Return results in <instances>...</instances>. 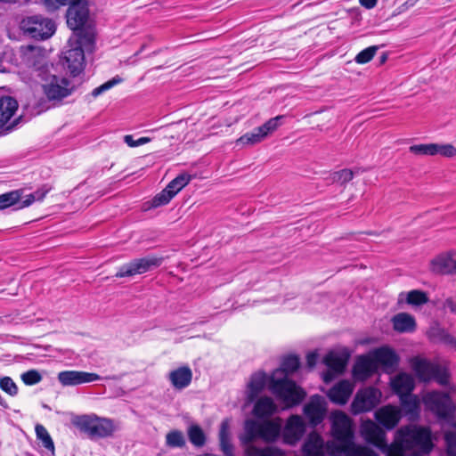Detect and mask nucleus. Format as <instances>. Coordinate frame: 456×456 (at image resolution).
<instances>
[{"label":"nucleus","mask_w":456,"mask_h":456,"mask_svg":"<svg viewBox=\"0 0 456 456\" xmlns=\"http://www.w3.org/2000/svg\"><path fill=\"white\" fill-rule=\"evenodd\" d=\"M411 153L418 156H433V143H421L410 146Z\"/></svg>","instance_id":"de8ad7c7"},{"label":"nucleus","mask_w":456,"mask_h":456,"mask_svg":"<svg viewBox=\"0 0 456 456\" xmlns=\"http://www.w3.org/2000/svg\"><path fill=\"white\" fill-rule=\"evenodd\" d=\"M163 258L154 256H147L142 258L133 259L131 262L119 267L115 274L117 278L131 277L136 274H142L162 264Z\"/></svg>","instance_id":"1a4fd4ad"},{"label":"nucleus","mask_w":456,"mask_h":456,"mask_svg":"<svg viewBox=\"0 0 456 456\" xmlns=\"http://www.w3.org/2000/svg\"><path fill=\"white\" fill-rule=\"evenodd\" d=\"M20 57L28 70L22 73V82L37 86H68L71 82L66 77H59L57 68L45 63L46 52L38 45H22Z\"/></svg>","instance_id":"f257e3e1"},{"label":"nucleus","mask_w":456,"mask_h":456,"mask_svg":"<svg viewBox=\"0 0 456 456\" xmlns=\"http://www.w3.org/2000/svg\"><path fill=\"white\" fill-rule=\"evenodd\" d=\"M125 82V79L121 76H115L110 80L103 83L102 86H116L118 84Z\"/></svg>","instance_id":"680f3d73"},{"label":"nucleus","mask_w":456,"mask_h":456,"mask_svg":"<svg viewBox=\"0 0 456 456\" xmlns=\"http://www.w3.org/2000/svg\"><path fill=\"white\" fill-rule=\"evenodd\" d=\"M354 177V172L351 169H342L338 172H334L330 175L332 183L345 184L351 181Z\"/></svg>","instance_id":"a18cd8bd"},{"label":"nucleus","mask_w":456,"mask_h":456,"mask_svg":"<svg viewBox=\"0 0 456 456\" xmlns=\"http://www.w3.org/2000/svg\"><path fill=\"white\" fill-rule=\"evenodd\" d=\"M284 118V115L276 116L273 118L268 119L265 123L259 126L262 132L265 134V138L268 137L269 134H273L279 128V126H281V121Z\"/></svg>","instance_id":"a19ab883"},{"label":"nucleus","mask_w":456,"mask_h":456,"mask_svg":"<svg viewBox=\"0 0 456 456\" xmlns=\"http://www.w3.org/2000/svg\"><path fill=\"white\" fill-rule=\"evenodd\" d=\"M0 389L12 397L16 396L19 393L18 386L8 376L0 377Z\"/></svg>","instance_id":"79ce46f5"},{"label":"nucleus","mask_w":456,"mask_h":456,"mask_svg":"<svg viewBox=\"0 0 456 456\" xmlns=\"http://www.w3.org/2000/svg\"><path fill=\"white\" fill-rule=\"evenodd\" d=\"M353 390L354 385L350 381L341 380L330 389L328 397L331 402L342 405L347 402Z\"/></svg>","instance_id":"393cba45"},{"label":"nucleus","mask_w":456,"mask_h":456,"mask_svg":"<svg viewBox=\"0 0 456 456\" xmlns=\"http://www.w3.org/2000/svg\"><path fill=\"white\" fill-rule=\"evenodd\" d=\"M277 411V405L271 397L259 398L253 409V414L257 418H268Z\"/></svg>","instance_id":"7c9ffc66"},{"label":"nucleus","mask_w":456,"mask_h":456,"mask_svg":"<svg viewBox=\"0 0 456 456\" xmlns=\"http://www.w3.org/2000/svg\"><path fill=\"white\" fill-rule=\"evenodd\" d=\"M51 188L47 185H44L33 193H31L33 196H35V200L37 201H41L44 200V198L46 196V194L50 191Z\"/></svg>","instance_id":"4d7b16f0"},{"label":"nucleus","mask_w":456,"mask_h":456,"mask_svg":"<svg viewBox=\"0 0 456 456\" xmlns=\"http://www.w3.org/2000/svg\"><path fill=\"white\" fill-rule=\"evenodd\" d=\"M45 109V108H44V107H40V106H38V107H33V110H31V113H30V114H31V115H33V116H34V115H38V114H40V113H41Z\"/></svg>","instance_id":"338daca9"},{"label":"nucleus","mask_w":456,"mask_h":456,"mask_svg":"<svg viewBox=\"0 0 456 456\" xmlns=\"http://www.w3.org/2000/svg\"><path fill=\"white\" fill-rule=\"evenodd\" d=\"M166 444L172 448H181L185 445L184 436L182 431L172 430L166 436Z\"/></svg>","instance_id":"58836bf2"},{"label":"nucleus","mask_w":456,"mask_h":456,"mask_svg":"<svg viewBox=\"0 0 456 456\" xmlns=\"http://www.w3.org/2000/svg\"><path fill=\"white\" fill-rule=\"evenodd\" d=\"M359 2L366 9H372L376 6L378 0H359Z\"/></svg>","instance_id":"e2e57ef3"},{"label":"nucleus","mask_w":456,"mask_h":456,"mask_svg":"<svg viewBox=\"0 0 456 456\" xmlns=\"http://www.w3.org/2000/svg\"><path fill=\"white\" fill-rule=\"evenodd\" d=\"M428 300L425 292L420 290H411L407 295V303L413 305H420Z\"/></svg>","instance_id":"49530a36"},{"label":"nucleus","mask_w":456,"mask_h":456,"mask_svg":"<svg viewBox=\"0 0 456 456\" xmlns=\"http://www.w3.org/2000/svg\"><path fill=\"white\" fill-rule=\"evenodd\" d=\"M452 158L456 156V148L451 143H433V156Z\"/></svg>","instance_id":"ea45409f"},{"label":"nucleus","mask_w":456,"mask_h":456,"mask_svg":"<svg viewBox=\"0 0 456 456\" xmlns=\"http://www.w3.org/2000/svg\"><path fill=\"white\" fill-rule=\"evenodd\" d=\"M434 447L428 427L408 424L398 428L387 456H421Z\"/></svg>","instance_id":"f03ea898"},{"label":"nucleus","mask_w":456,"mask_h":456,"mask_svg":"<svg viewBox=\"0 0 456 456\" xmlns=\"http://www.w3.org/2000/svg\"><path fill=\"white\" fill-rule=\"evenodd\" d=\"M24 34L36 39H47L55 32L54 22L42 15H32L24 18L20 22Z\"/></svg>","instance_id":"0eeeda50"},{"label":"nucleus","mask_w":456,"mask_h":456,"mask_svg":"<svg viewBox=\"0 0 456 456\" xmlns=\"http://www.w3.org/2000/svg\"><path fill=\"white\" fill-rule=\"evenodd\" d=\"M45 94L49 101H61L72 93L73 87H44Z\"/></svg>","instance_id":"f704fd0d"},{"label":"nucleus","mask_w":456,"mask_h":456,"mask_svg":"<svg viewBox=\"0 0 456 456\" xmlns=\"http://www.w3.org/2000/svg\"><path fill=\"white\" fill-rule=\"evenodd\" d=\"M218 436L220 450L224 456L234 455V447L230 438V421L228 419L221 422Z\"/></svg>","instance_id":"c85d7f7f"},{"label":"nucleus","mask_w":456,"mask_h":456,"mask_svg":"<svg viewBox=\"0 0 456 456\" xmlns=\"http://www.w3.org/2000/svg\"><path fill=\"white\" fill-rule=\"evenodd\" d=\"M377 370V364H375L371 354L361 355L354 363L353 376L355 380L363 381L372 376Z\"/></svg>","instance_id":"412c9836"},{"label":"nucleus","mask_w":456,"mask_h":456,"mask_svg":"<svg viewBox=\"0 0 456 456\" xmlns=\"http://www.w3.org/2000/svg\"><path fill=\"white\" fill-rule=\"evenodd\" d=\"M267 377L265 372L259 371L251 376L248 385L247 399L248 403H252L264 389Z\"/></svg>","instance_id":"cd10ccee"},{"label":"nucleus","mask_w":456,"mask_h":456,"mask_svg":"<svg viewBox=\"0 0 456 456\" xmlns=\"http://www.w3.org/2000/svg\"><path fill=\"white\" fill-rule=\"evenodd\" d=\"M341 456H379L374 450L365 445L352 444L346 445L342 448Z\"/></svg>","instance_id":"473e14b6"},{"label":"nucleus","mask_w":456,"mask_h":456,"mask_svg":"<svg viewBox=\"0 0 456 456\" xmlns=\"http://www.w3.org/2000/svg\"><path fill=\"white\" fill-rule=\"evenodd\" d=\"M381 393L374 387L359 390L351 404V411L357 415L371 411L379 403Z\"/></svg>","instance_id":"f8f14e48"},{"label":"nucleus","mask_w":456,"mask_h":456,"mask_svg":"<svg viewBox=\"0 0 456 456\" xmlns=\"http://www.w3.org/2000/svg\"><path fill=\"white\" fill-rule=\"evenodd\" d=\"M265 139V134L258 126L256 127L252 132L246 133L245 134L241 135L239 139H237L236 144L243 146H253L263 142Z\"/></svg>","instance_id":"72a5a7b5"},{"label":"nucleus","mask_w":456,"mask_h":456,"mask_svg":"<svg viewBox=\"0 0 456 456\" xmlns=\"http://www.w3.org/2000/svg\"><path fill=\"white\" fill-rule=\"evenodd\" d=\"M415 383L411 374L402 372L395 376L391 380L392 390L399 396V398L411 395Z\"/></svg>","instance_id":"5701e85b"},{"label":"nucleus","mask_w":456,"mask_h":456,"mask_svg":"<svg viewBox=\"0 0 456 456\" xmlns=\"http://www.w3.org/2000/svg\"><path fill=\"white\" fill-rule=\"evenodd\" d=\"M362 434L368 443L374 444L385 452L387 456L388 455L390 445L387 443L385 431L379 425L372 420L363 422L362 425Z\"/></svg>","instance_id":"2eb2a0df"},{"label":"nucleus","mask_w":456,"mask_h":456,"mask_svg":"<svg viewBox=\"0 0 456 456\" xmlns=\"http://www.w3.org/2000/svg\"><path fill=\"white\" fill-rule=\"evenodd\" d=\"M281 427L282 419L280 417L265 420L247 419L240 441L242 445L251 444L257 438L266 443L275 442L281 434Z\"/></svg>","instance_id":"20e7f679"},{"label":"nucleus","mask_w":456,"mask_h":456,"mask_svg":"<svg viewBox=\"0 0 456 456\" xmlns=\"http://www.w3.org/2000/svg\"><path fill=\"white\" fill-rule=\"evenodd\" d=\"M318 354L314 352L309 353L306 355V362L309 368L315 366L317 362Z\"/></svg>","instance_id":"bf43d9fd"},{"label":"nucleus","mask_w":456,"mask_h":456,"mask_svg":"<svg viewBox=\"0 0 456 456\" xmlns=\"http://www.w3.org/2000/svg\"><path fill=\"white\" fill-rule=\"evenodd\" d=\"M349 359V354L346 351H331L324 357V363L328 370L323 374L325 383L330 382L335 376L343 373Z\"/></svg>","instance_id":"ddd939ff"},{"label":"nucleus","mask_w":456,"mask_h":456,"mask_svg":"<svg viewBox=\"0 0 456 456\" xmlns=\"http://www.w3.org/2000/svg\"><path fill=\"white\" fill-rule=\"evenodd\" d=\"M410 365L419 381L429 382L434 379L440 385L448 383L446 371L426 358L420 356L412 357L410 360Z\"/></svg>","instance_id":"423d86ee"},{"label":"nucleus","mask_w":456,"mask_h":456,"mask_svg":"<svg viewBox=\"0 0 456 456\" xmlns=\"http://www.w3.org/2000/svg\"><path fill=\"white\" fill-rule=\"evenodd\" d=\"M375 419L387 430L395 428L402 419V411L398 406L387 404L375 411Z\"/></svg>","instance_id":"aec40b11"},{"label":"nucleus","mask_w":456,"mask_h":456,"mask_svg":"<svg viewBox=\"0 0 456 456\" xmlns=\"http://www.w3.org/2000/svg\"><path fill=\"white\" fill-rule=\"evenodd\" d=\"M394 330L400 333L412 332L416 328V322L412 315L407 313H399L392 318Z\"/></svg>","instance_id":"c756f323"},{"label":"nucleus","mask_w":456,"mask_h":456,"mask_svg":"<svg viewBox=\"0 0 456 456\" xmlns=\"http://www.w3.org/2000/svg\"><path fill=\"white\" fill-rule=\"evenodd\" d=\"M110 87H95V89L92 92V95L94 97H97L100 94H102L106 89H109Z\"/></svg>","instance_id":"69168bd1"},{"label":"nucleus","mask_w":456,"mask_h":456,"mask_svg":"<svg viewBox=\"0 0 456 456\" xmlns=\"http://www.w3.org/2000/svg\"><path fill=\"white\" fill-rule=\"evenodd\" d=\"M167 378L175 389L183 390L191 384L192 371L188 366H182L171 370Z\"/></svg>","instance_id":"a878e982"},{"label":"nucleus","mask_w":456,"mask_h":456,"mask_svg":"<svg viewBox=\"0 0 456 456\" xmlns=\"http://www.w3.org/2000/svg\"><path fill=\"white\" fill-rule=\"evenodd\" d=\"M124 142L130 147H136V141L130 134L125 135Z\"/></svg>","instance_id":"0e129e2a"},{"label":"nucleus","mask_w":456,"mask_h":456,"mask_svg":"<svg viewBox=\"0 0 456 456\" xmlns=\"http://www.w3.org/2000/svg\"><path fill=\"white\" fill-rule=\"evenodd\" d=\"M377 369L382 366L386 370H393L398 364V357L396 354L390 348L380 347L374 350L371 354Z\"/></svg>","instance_id":"b1692460"},{"label":"nucleus","mask_w":456,"mask_h":456,"mask_svg":"<svg viewBox=\"0 0 456 456\" xmlns=\"http://www.w3.org/2000/svg\"><path fill=\"white\" fill-rule=\"evenodd\" d=\"M18 102L11 97L4 96L0 98V134H7L11 133L21 121L22 116L16 118L8 124L12 117L18 110Z\"/></svg>","instance_id":"9d476101"},{"label":"nucleus","mask_w":456,"mask_h":456,"mask_svg":"<svg viewBox=\"0 0 456 456\" xmlns=\"http://www.w3.org/2000/svg\"><path fill=\"white\" fill-rule=\"evenodd\" d=\"M422 402L426 410L440 419H445L454 411L450 395L446 393L431 391L423 395Z\"/></svg>","instance_id":"6e6552de"},{"label":"nucleus","mask_w":456,"mask_h":456,"mask_svg":"<svg viewBox=\"0 0 456 456\" xmlns=\"http://www.w3.org/2000/svg\"><path fill=\"white\" fill-rule=\"evenodd\" d=\"M36 434H37V437L42 441V444L45 448H46L47 450H52V451L54 449L53 442L48 431L46 430V428L44 426L39 425V424L37 425L36 426Z\"/></svg>","instance_id":"37998d69"},{"label":"nucleus","mask_w":456,"mask_h":456,"mask_svg":"<svg viewBox=\"0 0 456 456\" xmlns=\"http://www.w3.org/2000/svg\"><path fill=\"white\" fill-rule=\"evenodd\" d=\"M378 51V46H370L362 51H361L356 56H355V61L359 64H364L369 62L376 54Z\"/></svg>","instance_id":"09e8293b"},{"label":"nucleus","mask_w":456,"mask_h":456,"mask_svg":"<svg viewBox=\"0 0 456 456\" xmlns=\"http://www.w3.org/2000/svg\"><path fill=\"white\" fill-rule=\"evenodd\" d=\"M188 436L190 442L195 446L201 447L205 444V434L198 425H192L189 428Z\"/></svg>","instance_id":"e433bc0d"},{"label":"nucleus","mask_w":456,"mask_h":456,"mask_svg":"<svg viewBox=\"0 0 456 456\" xmlns=\"http://www.w3.org/2000/svg\"><path fill=\"white\" fill-rule=\"evenodd\" d=\"M113 431L114 427L110 419L95 418L91 437H107Z\"/></svg>","instance_id":"2f4dec72"},{"label":"nucleus","mask_w":456,"mask_h":456,"mask_svg":"<svg viewBox=\"0 0 456 456\" xmlns=\"http://www.w3.org/2000/svg\"><path fill=\"white\" fill-rule=\"evenodd\" d=\"M94 420H95V418H92L89 416H82L77 419V421L76 422V425L77 426V428L80 430L88 434V436L91 437Z\"/></svg>","instance_id":"8fccbe9b"},{"label":"nucleus","mask_w":456,"mask_h":456,"mask_svg":"<svg viewBox=\"0 0 456 456\" xmlns=\"http://www.w3.org/2000/svg\"><path fill=\"white\" fill-rule=\"evenodd\" d=\"M64 0H41V4L48 12H54L63 6Z\"/></svg>","instance_id":"864d4df0"},{"label":"nucleus","mask_w":456,"mask_h":456,"mask_svg":"<svg viewBox=\"0 0 456 456\" xmlns=\"http://www.w3.org/2000/svg\"><path fill=\"white\" fill-rule=\"evenodd\" d=\"M21 379L27 386H32L42 380L41 374L36 370H30L21 374Z\"/></svg>","instance_id":"603ef678"},{"label":"nucleus","mask_w":456,"mask_h":456,"mask_svg":"<svg viewBox=\"0 0 456 456\" xmlns=\"http://www.w3.org/2000/svg\"><path fill=\"white\" fill-rule=\"evenodd\" d=\"M298 367L299 358L296 355H289L269 378V390L287 407L299 404L305 397V392L289 379V375L295 372Z\"/></svg>","instance_id":"7ed1b4c3"},{"label":"nucleus","mask_w":456,"mask_h":456,"mask_svg":"<svg viewBox=\"0 0 456 456\" xmlns=\"http://www.w3.org/2000/svg\"><path fill=\"white\" fill-rule=\"evenodd\" d=\"M21 191H12L0 195V210L9 208L20 201Z\"/></svg>","instance_id":"4c0bfd02"},{"label":"nucleus","mask_w":456,"mask_h":456,"mask_svg":"<svg viewBox=\"0 0 456 456\" xmlns=\"http://www.w3.org/2000/svg\"><path fill=\"white\" fill-rule=\"evenodd\" d=\"M174 197V193H172L170 190L166 187L152 199L151 205L153 208H159L160 206L167 205Z\"/></svg>","instance_id":"c03bdc74"},{"label":"nucleus","mask_w":456,"mask_h":456,"mask_svg":"<svg viewBox=\"0 0 456 456\" xmlns=\"http://www.w3.org/2000/svg\"><path fill=\"white\" fill-rule=\"evenodd\" d=\"M442 308L444 312H450L451 314H456V298L448 297L442 305Z\"/></svg>","instance_id":"5fc2aeb1"},{"label":"nucleus","mask_w":456,"mask_h":456,"mask_svg":"<svg viewBox=\"0 0 456 456\" xmlns=\"http://www.w3.org/2000/svg\"><path fill=\"white\" fill-rule=\"evenodd\" d=\"M191 180V175L183 173L173 179L167 187L175 196L183 188H184Z\"/></svg>","instance_id":"c9c22d12"},{"label":"nucleus","mask_w":456,"mask_h":456,"mask_svg":"<svg viewBox=\"0 0 456 456\" xmlns=\"http://www.w3.org/2000/svg\"><path fill=\"white\" fill-rule=\"evenodd\" d=\"M430 268L436 274H456V251L439 254L431 260Z\"/></svg>","instance_id":"6ab92c4d"},{"label":"nucleus","mask_w":456,"mask_h":456,"mask_svg":"<svg viewBox=\"0 0 456 456\" xmlns=\"http://www.w3.org/2000/svg\"><path fill=\"white\" fill-rule=\"evenodd\" d=\"M402 413L410 420L414 421L419 419L420 413V401L416 395H411L400 398Z\"/></svg>","instance_id":"bb28decb"},{"label":"nucleus","mask_w":456,"mask_h":456,"mask_svg":"<svg viewBox=\"0 0 456 456\" xmlns=\"http://www.w3.org/2000/svg\"><path fill=\"white\" fill-rule=\"evenodd\" d=\"M437 335L439 336V338L444 342L445 344L451 345V346H456V338L450 335L449 333L445 332L444 330H437Z\"/></svg>","instance_id":"6e6d98bb"},{"label":"nucleus","mask_w":456,"mask_h":456,"mask_svg":"<svg viewBox=\"0 0 456 456\" xmlns=\"http://www.w3.org/2000/svg\"><path fill=\"white\" fill-rule=\"evenodd\" d=\"M57 379L63 387H74L102 379V378L96 373L80 370L61 371L58 373Z\"/></svg>","instance_id":"dca6fc26"},{"label":"nucleus","mask_w":456,"mask_h":456,"mask_svg":"<svg viewBox=\"0 0 456 456\" xmlns=\"http://www.w3.org/2000/svg\"><path fill=\"white\" fill-rule=\"evenodd\" d=\"M330 418L334 441L327 442V452L331 456H341L342 448L354 443L352 421L340 411H334Z\"/></svg>","instance_id":"39448f33"},{"label":"nucleus","mask_w":456,"mask_h":456,"mask_svg":"<svg viewBox=\"0 0 456 456\" xmlns=\"http://www.w3.org/2000/svg\"><path fill=\"white\" fill-rule=\"evenodd\" d=\"M35 201H37L35 200V196H33L30 193V194L27 195L25 200L20 202V205L19 206L18 208H23L28 207V206H30Z\"/></svg>","instance_id":"052dcab7"},{"label":"nucleus","mask_w":456,"mask_h":456,"mask_svg":"<svg viewBox=\"0 0 456 456\" xmlns=\"http://www.w3.org/2000/svg\"><path fill=\"white\" fill-rule=\"evenodd\" d=\"M304 414L308 419L312 427H316L324 419L326 413V403L321 395H313L310 401L304 406Z\"/></svg>","instance_id":"a211bd4d"},{"label":"nucleus","mask_w":456,"mask_h":456,"mask_svg":"<svg viewBox=\"0 0 456 456\" xmlns=\"http://www.w3.org/2000/svg\"><path fill=\"white\" fill-rule=\"evenodd\" d=\"M327 452V443H324L323 438L317 432H311L303 446L302 452L304 456H324Z\"/></svg>","instance_id":"4be33fe9"},{"label":"nucleus","mask_w":456,"mask_h":456,"mask_svg":"<svg viewBox=\"0 0 456 456\" xmlns=\"http://www.w3.org/2000/svg\"><path fill=\"white\" fill-rule=\"evenodd\" d=\"M447 456H456V432L449 431L444 434Z\"/></svg>","instance_id":"3c124183"},{"label":"nucleus","mask_w":456,"mask_h":456,"mask_svg":"<svg viewBox=\"0 0 456 456\" xmlns=\"http://www.w3.org/2000/svg\"><path fill=\"white\" fill-rule=\"evenodd\" d=\"M305 423L299 415H291L286 421L281 434L283 442L289 445H295L305 433Z\"/></svg>","instance_id":"4468645a"},{"label":"nucleus","mask_w":456,"mask_h":456,"mask_svg":"<svg viewBox=\"0 0 456 456\" xmlns=\"http://www.w3.org/2000/svg\"><path fill=\"white\" fill-rule=\"evenodd\" d=\"M69 49L63 52V65L69 75L78 77L85 69V54L79 43L69 42Z\"/></svg>","instance_id":"9b49d317"},{"label":"nucleus","mask_w":456,"mask_h":456,"mask_svg":"<svg viewBox=\"0 0 456 456\" xmlns=\"http://www.w3.org/2000/svg\"><path fill=\"white\" fill-rule=\"evenodd\" d=\"M67 24L72 30L81 28L87 21L89 9L87 1L70 4L67 10Z\"/></svg>","instance_id":"f3484780"},{"label":"nucleus","mask_w":456,"mask_h":456,"mask_svg":"<svg viewBox=\"0 0 456 456\" xmlns=\"http://www.w3.org/2000/svg\"><path fill=\"white\" fill-rule=\"evenodd\" d=\"M160 69H161V67H160V66H159V67H155V68H152V69H149V70L145 73V75H144V77H143V80H144L145 82H152V81L155 79V77L158 76L159 71Z\"/></svg>","instance_id":"13d9d810"},{"label":"nucleus","mask_w":456,"mask_h":456,"mask_svg":"<svg viewBox=\"0 0 456 456\" xmlns=\"http://www.w3.org/2000/svg\"><path fill=\"white\" fill-rule=\"evenodd\" d=\"M151 140L150 138L148 137H141L139 138L137 141H136V146H139V145H142V144H145L147 142H149Z\"/></svg>","instance_id":"774afa93"}]
</instances>
